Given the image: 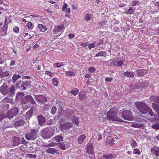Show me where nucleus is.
<instances>
[{"label":"nucleus","instance_id":"774afa93","mask_svg":"<svg viewBox=\"0 0 159 159\" xmlns=\"http://www.w3.org/2000/svg\"><path fill=\"white\" fill-rule=\"evenodd\" d=\"M84 77L87 78H90L91 77V75L90 74H86L85 75Z\"/></svg>","mask_w":159,"mask_h":159},{"label":"nucleus","instance_id":"79ce46f5","mask_svg":"<svg viewBox=\"0 0 159 159\" xmlns=\"http://www.w3.org/2000/svg\"><path fill=\"white\" fill-rule=\"evenodd\" d=\"M24 96V94L23 93L20 92L16 94V98L19 99L23 97Z\"/></svg>","mask_w":159,"mask_h":159},{"label":"nucleus","instance_id":"39448f33","mask_svg":"<svg viewBox=\"0 0 159 159\" xmlns=\"http://www.w3.org/2000/svg\"><path fill=\"white\" fill-rule=\"evenodd\" d=\"M122 116L123 118L126 120H133L134 118L132 114L129 111L125 110L123 111L122 114Z\"/></svg>","mask_w":159,"mask_h":159},{"label":"nucleus","instance_id":"bf43d9fd","mask_svg":"<svg viewBox=\"0 0 159 159\" xmlns=\"http://www.w3.org/2000/svg\"><path fill=\"white\" fill-rule=\"evenodd\" d=\"M5 118V116L4 114L2 113H0V121L3 120Z\"/></svg>","mask_w":159,"mask_h":159},{"label":"nucleus","instance_id":"412c9836","mask_svg":"<svg viewBox=\"0 0 159 159\" xmlns=\"http://www.w3.org/2000/svg\"><path fill=\"white\" fill-rule=\"evenodd\" d=\"M124 75L127 77H130L131 78H134V73L132 71H126L124 73Z\"/></svg>","mask_w":159,"mask_h":159},{"label":"nucleus","instance_id":"ea45409f","mask_svg":"<svg viewBox=\"0 0 159 159\" xmlns=\"http://www.w3.org/2000/svg\"><path fill=\"white\" fill-rule=\"evenodd\" d=\"M78 92L79 90L75 88L72 90L70 92L74 95L76 96L77 95Z\"/></svg>","mask_w":159,"mask_h":159},{"label":"nucleus","instance_id":"9d476101","mask_svg":"<svg viewBox=\"0 0 159 159\" xmlns=\"http://www.w3.org/2000/svg\"><path fill=\"white\" fill-rule=\"evenodd\" d=\"M64 28L63 25H60L55 27L53 30V32L55 34H58L59 33L63 32V29Z\"/></svg>","mask_w":159,"mask_h":159},{"label":"nucleus","instance_id":"5701e85b","mask_svg":"<svg viewBox=\"0 0 159 159\" xmlns=\"http://www.w3.org/2000/svg\"><path fill=\"white\" fill-rule=\"evenodd\" d=\"M63 139V137L61 135H58L52 138V140L54 141H56L57 142L61 141Z\"/></svg>","mask_w":159,"mask_h":159},{"label":"nucleus","instance_id":"6e6d98bb","mask_svg":"<svg viewBox=\"0 0 159 159\" xmlns=\"http://www.w3.org/2000/svg\"><path fill=\"white\" fill-rule=\"evenodd\" d=\"M95 44L94 43H91L89 44L88 47L89 49H91L95 47Z\"/></svg>","mask_w":159,"mask_h":159},{"label":"nucleus","instance_id":"bb28decb","mask_svg":"<svg viewBox=\"0 0 159 159\" xmlns=\"http://www.w3.org/2000/svg\"><path fill=\"white\" fill-rule=\"evenodd\" d=\"M114 65L118 66H121L124 63V60L116 61H114L113 62Z\"/></svg>","mask_w":159,"mask_h":159},{"label":"nucleus","instance_id":"c03bdc74","mask_svg":"<svg viewBox=\"0 0 159 159\" xmlns=\"http://www.w3.org/2000/svg\"><path fill=\"white\" fill-rule=\"evenodd\" d=\"M134 12L132 7H129L128 10L125 11V13L128 14H132Z\"/></svg>","mask_w":159,"mask_h":159},{"label":"nucleus","instance_id":"7ed1b4c3","mask_svg":"<svg viewBox=\"0 0 159 159\" xmlns=\"http://www.w3.org/2000/svg\"><path fill=\"white\" fill-rule=\"evenodd\" d=\"M117 110L114 108H112L107 113V117L109 120L114 121L124 122L121 119L116 116Z\"/></svg>","mask_w":159,"mask_h":159},{"label":"nucleus","instance_id":"9b49d317","mask_svg":"<svg viewBox=\"0 0 159 159\" xmlns=\"http://www.w3.org/2000/svg\"><path fill=\"white\" fill-rule=\"evenodd\" d=\"M35 109V107L34 106L32 107L28 111L26 114L25 119L28 120L31 117L32 114L33 113L34 110Z\"/></svg>","mask_w":159,"mask_h":159},{"label":"nucleus","instance_id":"f8f14e48","mask_svg":"<svg viewBox=\"0 0 159 159\" xmlns=\"http://www.w3.org/2000/svg\"><path fill=\"white\" fill-rule=\"evenodd\" d=\"M25 99L27 100V102L30 103L35 105V107H37L38 105L36 103L34 100L33 99L32 97L30 95H27L25 97Z\"/></svg>","mask_w":159,"mask_h":159},{"label":"nucleus","instance_id":"de8ad7c7","mask_svg":"<svg viewBox=\"0 0 159 159\" xmlns=\"http://www.w3.org/2000/svg\"><path fill=\"white\" fill-rule=\"evenodd\" d=\"M152 128L154 129H159V124H155L152 126Z\"/></svg>","mask_w":159,"mask_h":159},{"label":"nucleus","instance_id":"5fc2aeb1","mask_svg":"<svg viewBox=\"0 0 159 159\" xmlns=\"http://www.w3.org/2000/svg\"><path fill=\"white\" fill-rule=\"evenodd\" d=\"M134 154H138L139 155H140L141 154L140 151L137 148H135L133 150Z\"/></svg>","mask_w":159,"mask_h":159},{"label":"nucleus","instance_id":"b1692460","mask_svg":"<svg viewBox=\"0 0 159 159\" xmlns=\"http://www.w3.org/2000/svg\"><path fill=\"white\" fill-rule=\"evenodd\" d=\"M46 152L52 154L55 153L57 154L58 153V151L54 148H48L46 150Z\"/></svg>","mask_w":159,"mask_h":159},{"label":"nucleus","instance_id":"e2e57ef3","mask_svg":"<svg viewBox=\"0 0 159 159\" xmlns=\"http://www.w3.org/2000/svg\"><path fill=\"white\" fill-rule=\"evenodd\" d=\"M139 2L134 1L131 3V5L132 6H135L137 4H139Z\"/></svg>","mask_w":159,"mask_h":159},{"label":"nucleus","instance_id":"473e14b6","mask_svg":"<svg viewBox=\"0 0 159 159\" xmlns=\"http://www.w3.org/2000/svg\"><path fill=\"white\" fill-rule=\"evenodd\" d=\"M79 96V98L80 99V100L83 101L86 98L87 96L86 95V94L83 92H82L80 93Z\"/></svg>","mask_w":159,"mask_h":159},{"label":"nucleus","instance_id":"09e8293b","mask_svg":"<svg viewBox=\"0 0 159 159\" xmlns=\"http://www.w3.org/2000/svg\"><path fill=\"white\" fill-rule=\"evenodd\" d=\"M6 34V31L5 30L2 29L1 30L0 32V36H4Z\"/></svg>","mask_w":159,"mask_h":159},{"label":"nucleus","instance_id":"c756f323","mask_svg":"<svg viewBox=\"0 0 159 159\" xmlns=\"http://www.w3.org/2000/svg\"><path fill=\"white\" fill-rule=\"evenodd\" d=\"M106 141L107 143L112 145L114 143V141L111 137L109 136L106 139Z\"/></svg>","mask_w":159,"mask_h":159},{"label":"nucleus","instance_id":"7c9ffc66","mask_svg":"<svg viewBox=\"0 0 159 159\" xmlns=\"http://www.w3.org/2000/svg\"><path fill=\"white\" fill-rule=\"evenodd\" d=\"M13 144L14 146H16L19 143L20 139L17 137H14L13 138Z\"/></svg>","mask_w":159,"mask_h":159},{"label":"nucleus","instance_id":"dca6fc26","mask_svg":"<svg viewBox=\"0 0 159 159\" xmlns=\"http://www.w3.org/2000/svg\"><path fill=\"white\" fill-rule=\"evenodd\" d=\"M37 118L39 125L41 126L43 125L46 120V119L42 115H38Z\"/></svg>","mask_w":159,"mask_h":159},{"label":"nucleus","instance_id":"4be33fe9","mask_svg":"<svg viewBox=\"0 0 159 159\" xmlns=\"http://www.w3.org/2000/svg\"><path fill=\"white\" fill-rule=\"evenodd\" d=\"M86 138V136L84 134H82L80 135L78 139V142L79 144L83 143L84 139Z\"/></svg>","mask_w":159,"mask_h":159},{"label":"nucleus","instance_id":"2eb2a0df","mask_svg":"<svg viewBox=\"0 0 159 159\" xmlns=\"http://www.w3.org/2000/svg\"><path fill=\"white\" fill-rule=\"evenodd\" d=\"M25 122L22 119H20L15 120L14 122V125L16 127H19L23 126L25 124Z\"/></svg>","mask_w":159,"mask_h":159},{"label":"nucleus","instance_id":"0e129e2a","mask_svg":"<svg viewBox=\"0 0 159 159\" xmlns=\"http://www.w3.org/2000/svg\"><path fill=\"white\" fill-rule=\"evenodd\" d=\"M14 31L16 33H18L19 32V28L18 27L16 26L13 28Z\"/></svg>","mask_w":159,"mask_h":159},{"label":"nucleus","instance_id":"1a4fd4ad","mask_svg":"<svg viewBox=\"0 0 159 159\" xmlns=\"http://www.w3.org/2000/svg\"><path fill=\"white\" fill-rule=\"evenodd\" d=\"M34 99L37 102L42 103L43 104V102L47 101V98L42 95H35Z\"/></svg>","mask_w":159,"mask_h":159},{"label":"nucleus","instance_id":"680f3d73","mask_svg":"<svg viewBox=\"0 0 159 159\" xmlns=\"http://www.w3.org/2000/svg\"><path fill=\"white\" fill-rule=\"evenodd\" d=\"M68 7V5L66 3H64L62 7V10H65Z\"/></svg>","mask_w":159,"mask_h":159},{"label":"nucleus","instance_id":"393cba45","mask_svg":"<svg viewBox=\"0 0 159 159\" xmlns=\"http://www.w3.org/2000/svg\"><path fill=\"white\" fill-rule=\"evenodd\" d=\"M93 15L90 14H86L84 16V19L86 21H88L92 19Z\"/></svg>","mask_w":159,"mask_h":159},{"label":"nucleus","instance_id":"f3484780","mask_svg":"<svg viewBox=\"0 0 159 159\" xmlns=\"http://www.w3.org/2000/svg\"><path fill=\"white\" fill-rule=\"evenodd\" d=\"M93 151V145L91 143H88L87 147V152L92 154Z\"/></svg>","mask_w":159,"mask_h":159},{"label":"nucleus","instance_id":"0eeeda50","mask_svg":"<svg viewBox=\"0 0 159 159\" xmlns=\"http://www.w3.org/2000/svg\"><path fill=\"white\" fill-rule=\"evenodd\" d=\"M38 132L35 129H33L30 133H28L25 134V138L28 140H32L35 139L37 137Z\"/></svg>","mask_w":159,"mask_h":159},{"label":"nucleus","instance_id":"13d9d810","mask_svg":"<svg viewBox=\"0 0 159 159\" xmlns=\"http://www.w3.org/2000/svg\"><path fill=\"white\" fill-rule=\"evenodd\" d=\"M106 23V21L104 20H102L101 21H100L99 22V24L102 25V26H104L105 25Z\"/></svg>","mask_w":159,"mask_h":159},{"label":"nucleus","instance_id":"2f4dec72","mask_svg":"<svg viewBox=\"0 0 159 159\" xmlns=\"http://www.w3.org/2000/svg\"><path fill=\"white\" fill-rule=\"evenodd\" d=\"M78 119L79 117H76L75 116H73L71 118L72 122L74 124L77 125L78 126H79V122L78 121Z\"/></svg>","mask_w":159,"mask_h":159},{"label":"nucleus","instance_id":"338daca9","mask_svg":"<svg viewBox=\"0 0 159 159\" xmlns=\"http://www.w3.org/2000/svg\"><path fill=\"white\" fill-rule=\"evenodd\" d=\"M112 80V79L111 78L106 77L105 79V81L107 82H111Z\"/></svg>","mask_w":159,"mask_h":159},{"label":"nucleus","instance_id":"4d7b16f0","mask_svg":"<svg viewBox=\"0 0 159 159\" xmlns=\"http://www.w3.org/2000/svg\"><path fill=\"white\" fill-rule=\"evenodd\" d=\"M96 69L94 67H91L89 68L88 70L91 72H93Z\"/></svg>","mask_w":159,"mask_h":159},{"label":"nucleus","instance_id":"49530a36","mask_svg":"<svg viewBox=\"0 0 159 159\" xmlns=\"http://www.w3.org/2000/svg\"><path fill=\"white\" fill-rule=\"evenodd\" d=\"M54 72H52L51 71H45V74L47 75H48L50 77H52L53 76V74Z\"/></svg>","mask_w":159,"mask_h":159},{"label":"nucleus","instance_id":"f704fd0d","mask_svg":"<svg viewBox=\"0 0 159 159\" xmlns=\"http://www.w3.org/2000/svg\"><path fill=\"white\" fill-rule=\"evenodd\" d=\"M12 100H13L10 98L6 97L2 100V102H3V103L6 102L12 103Z\"/></svg>","mask_w":159,"mask_h":159},{"label":"nucleus","instance_id":"864d4df0","mask_svg":"<svg viewBox=\"0 0 159 159\" xmlns=\"http://www.w3.org/2000/svg\"><path fill=\"white\" fill-rule=\"evenodd\" d=\"M57 110V108L55 106H53L51 110V113L52 114H54L56 113Z\"/></svg>","mask_w":159,"mask_h":159},{"label":"nucleus","instance_id":"603ef678","mask_svg":"<svg viewBox=\"0 0 159 159\" xmlns=\"http://www.w3.org/2000/svg\"><path fill=\"white\" fill-rule=\"evenodd\" d=\"M59 148L63 150H65L66 149L65 144L63 143L59 144Z\"/></svg>","mask_w":159,"mask_h":159},{"label":"nucleus","instance_id":"f03ea898","mask_svg":"<svg viewBox=\"0 0 159 159\" xmlns=\"http://www.w3.org/2000/svg\"><path fill=\"white\" fill-rule=\"evenodd\" d=\"M135 105L141 114H145L148 112L150 116H152L153 115L152 109L147 106L144 102H136Z\"/></svg>","mask_w":159,"mask_h":159},{"label":"nucleus","instance_id":"a18cd8bd","mask_svg":"<svg viewBox=\"0 0 159 159\" xmlns=\"http://www.w3.org/2000/svg\"><path fill=\"white\" fill-rule=\"evenodd\" d=\"M63 65H64L62 62H61L60 63H55L54 64L53 66L54 67L56 66L57 68H59L61 66H63Z\"/></svg>","mask_w":159,"mask_h":159},{"label":"nucleus","instance_id":"ddd939ff","mask_svg":"<svg viewBox=\"0 0 159 159\" xmlns=\"http://www.w3.org/2000/svg\"><path fill=\"white\" fill-rule=\"evenodd\" d=\"M10 72L8 71H6L4 72L0 69V78L2 80L6 79L5 77H8L10 75Z\"/></svg>","mask_w":159,"mask_h":159},{"label":"nucleus","instance_id":"c9c22d12","mask_svg":"<svg viewBox=\"0 0 159 159\" xmlns=\"http://www.w3.org/2000/svg\"><path fill=\"white\" fill-rule=\"evenodd\" d=\"M21 77V76L19 75L15 74L12 77V82L14 83L19 78Z\"/></svg>","mask_w":159,"mask_h":159},{"label":"nucleus","instance_id":"4c0bfd02","mask_svg":"<svg viewBox=\"0 0 159 159\" xmlns=\"http://www.w3.org/2000/svg\"><path fill=\"white\" fill-rule=\"evenodd\" d=\"M65 73L67 76H73L75 74L74 71L70 70L65 71Z\"/></svg>","mask_w":159,"mask_h":159},{"label":"nucleus","instance_id":"6e6552de","mask_svg":"<svg viewBox=\"0 0 159 159\" xmlns=\"http://www.w3.org/2000/svg\"><path fill=\"white\" fill-rule=\"evenodd\" d=\"M73 126L72 124L70 122H66L61 124L60 126V128L61 131H67L71 129Z\"/></svg>","mask_w":159,"mask_h":159},{"label":"nucleus","instance_id":"3c124183","mask_svg":"<svg viewBox=\"0 0 159 159\" xmlns=\"http://www.w3.org/2000/svg\"><path fill=\"white\" fill-rule=\"evenodd\" d=\"M27 157L29 158H35L36 157V155L34 154H29L27 155Z\"/></svg>","mask_w":159,"mask_h":159},{"label":"nucleus","instance_id":"58836bf2","mask_svg":"<svg viewBox=\"0 0 159 159\" xmlns=\"http://www.w3.org/2000/svg\"><path fill=\"white\" fill-rule=\"evenodd\" d=\"M26 26L29 30H32L34 27V25L30 22H29L26 24Z\"/></svg>","mask_w":159,"mask_h":159},{"label":"nucleus","instance_id":"20e7f679","mask_svg":"<svg viewBox=\"0 0 159 159\" xmlns=\"http://www.w3.org/2000/svg\"><path fill=\"white\" fill-rule=\"evenodd\" d=\"M53 132L52 129L49 128H46L42 130V135L43 138L48 139L53 135Z\"/></svg>","mask_w":159,"mask_h":159},{"label":"nucleus","instance_id":"a878e982","mask_svg":"<svg viewBox=\"0 0 159 159\" xmlns=\"http://www.w3.org/2000/svg\"><path fill=\"white\" fill-rule=\"evenodd\" d=\"M136 72L138 76H142L145 74L146 70L144 69H139L137 70Z\"/></svg>","mask_w":159,"mask_h":159},{"label":"nucleus","instance_id":"6ab92c4d","mask_svg":"<svg viewBox=\"0 0 159 159\" xmlns=\"http://www.w3.org/2000/svg\"><path fill=\"white\" fill-rule=\"evenodd\" d=\"M30 84V81H25L23 82L21 85V86L23 87L22 89L25 90L26 87L29 86Z\"/></svg>","mask_w":159,"mask_h":159},{"label":"nucleus","instance_id":"a19ab883","mask_svg":"<svg viewBox=\"0 0 159 159\" xmlns=\"http://www.w3.org/2000/svg\"><path fill=\"white\" fill-rule=\"evenodd\" d=\"M74 111H75L73 109H67V116H69L72 115L74 113Z\"/></svg>","mask_w":159,"mask_h":159},{"label":"nucleus","instance_id":"f257e3e1","mask_svg":"<svg viewBox=\"0 0 159 159\" xmlns=\"http://www.w3.org/2000/svg\"><path fill=\"white\" fill-rule=\"evenodd\" d=\"M15 89L12 85L8 88L7 86L5 83L3 84L0 88V92L3 95L11 97L15 95Z\"/></svg>","mask_w":159,"mask_h":159},{"label":"nucleus","instance_id":"052dcab7","mask_svg":"<svg viewBox=\"0 0 159 159\" xmlns=\"http://www.w3.org/2000/svg\"><path fill=\"white\" fill-rule=\"evenodd\" d=\"M63 11H64L65 12H66V16H68V15H67V13H69L70 12V8H67L65 9V10H63Z\"/></svg>","mask_w":159,"mask_h":159},{"label":"nucleus","instance_id":"8fccbe9b","mask_svg":"<svg viewBox=\"0 0 159 159\" xmlns=\"http://www.w3.org/2000/svg\"><path fill=\"white\" fill-rule=\"evenodd\" d=\"M131 145L132 147H135L136 146L137 143L134 140H132L130 141Z\"/></svg>","mask_w":159,"mask_h":159},{"label":"nucleus","instance_id":"423d86ee","mask_svg":"<svg viewBox=\"0 0 159 159\" xmlns=\"http://www.w3.org/2000/svg\"><path fill=\"white\" fill-rule=\"evenodd\" d=\"M18 112V109L17 108H11L7 113L6 116L9 118H12L17 114Z\"/></svg>","mask_w":159,"mask_h":159},{"label":"nucleus","instance_id":"e433bc0d","mask_svg":"<svg viewBox=\"0 0 159 159\" xmlns=\"http://www.w3.org/2000/svg\"><path fill=\"white\" fill-rule=\"evenodd\" d=\"M52 84L55 86H57L58 83V80L57 78H54L52 80Z\"/></svg>","mask_w":159,"mask_h":159},{"label":"nucleus","instance_id":"cd10ccee","mask_svg":"<svg viewBox=\"0 0 159 159\" xmlns=\"http://www.w3.org/2000/svg\"><path fill=\"white\" fill-rule=\"evenodd\" d=\"M150 99L155 102L156 103H159V97L157 96H152L150 97Z\"/></svg>","mask_w":159,"mask_h":159},{"label":"nucleus","instance_id":"37998d69","mask_svg":"<svg viewBox=\"0 0 159 159\" xmlns=\"http://www.w3.org/2000/svg\"><path fill=\"white\" fill-rule=\"evenodd\" d=\"M105 53V52L100 51L96 54L95 57L103 56Z\"/></svg>","mask_w":159,"mask_h":159},{"label":"nucleus","instance_id":"69168bd1","mask_svg":"<svg viewBox=\"0 0 159 159\" xmlns=\"http://www.w3.org/2000/svg\"><path fill=\"white\" fill-rule=\"evenodd\" d=\"M57 144V143L56 142H52L51 143H49V146L50 147L54 146L56 145Z\"/></svg>","mask_w":159,"mask_h":159},{"label":"nucleus","instance_id":"72a5a7b5","mask_svg":"<svg viewBox=\"0 0 159 159\" xmlns=\"http://www.w3.org/2000/svg\"><path fill=\"white\" fill-rule=\"evenodd\" d=\"M130 124L131 126L135 128H139L140 127L142 126V124H141L135 122H130Z\"/></svg>","mask_w":159,"mask_h":159},{"label":"nucleus","instance_id":"c85d7f7f","mask_svg":"<svg viewBox=\"0 0 159 159\" xmlns=\"http://www.w3.org/2000/svg\"><path fill=\"white\" fill-rule=\"evenodd\" d=\"M103 157L106 159H113L116 157V156L110 154H104L103 155Z\"/></svg>","mask_w":159,"mask_h":159},{"label":"nucleus","instance_id":"aec40b11","mask_svg":"<svg viewBox=\"0 0 159 159\" xmlns=\"http://www.w3.org/2000/svg\"><path fill=\"white\" fill-rule=\"evenodd\" d=\"M152 105L153 110L159 114V103H152Z\"/></svg>","mask_w":159,"mask_h":159},{"label":"nucleus","instance_id":"4468645a","mask_svg":"<svg viewBox=\"0 0 159 159\" xmlns=\"http://www.w3.org/2000/svg\"><path fill=\"white\" fill-rule=\"evenodd\" d=\"M152 153L156 156L159 157V148L158 147H154L151 148Z\"/></svg>","mask_w":159,"mask_h":159},{"label":"nucleus","instance_id":"a211bd4d","mask_svg":"<svg viewBox=\"0 0 159 159\" xmlns=\"http://www.w3.org/2000/svg\"><path fill=\"white\" fill-rule=\"evenodd\" d=\"M38 27L39 28L40 31L45 32L47 30V28L46 25H44L41 24H38Z\"/></svg>","mask_w":159,"mask_h":159}]
</instances>
